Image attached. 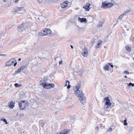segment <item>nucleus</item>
<instances>
[{
	"label": "nucleus",
	"instance_id": "obj_1",
	"mask_svg": "<svg viewBox=\"0 0 134 134\" xmlns=\"http://www.w3.org/2000/svg\"><path fill=\"white\" fill-rule=\"evenodd\" d=\"M75 94L79 97V99L81 103L84 104L85 101V99L83 93L80 90H76Z\"/></svg>",
	"mask_w": 134,
	"mask_h": 134
},
{
	"label": "nucleus",
	"instance_id": "obj_2",
	"mask_svg": "<svg viewBox=\"0 0 134 134\" xmlns=\"http://www.w3.org/2000/svg\"><path fill=\"white\" fill-rule=\"evenodd\" d=\"M44 88L46 89H49L54 87L55 85L53 83H48L44 82L41 84Z\"/></svg>",
	"mask_w": 134,
	"mask_h": 134
},
{
	"label": "nucleus",
	"instance_id": "obj_3",
	"mask_svg": "<svg viewBox=\"0 0 134 134\" xmlns=\"http://www.w3.org/2000/svg\"><path fill=\"white\" fill-rule=\"evenodd\" d=\"M114 4L110 3H107L106 1L102 2V7L104 8H108L112 7Z\"/></svg>",
	"mask_w": 134,
	"mask_h": 134
},
{
	"label": "nucleus",
	"instance_id": "obj_4",
	"mask_svg": "<svg viewBox=\"0 0 134 134\" xmlns=\"http://www.w3.org/2000/svg\"><path fill=\"white\" fill-rule=\"evenodd\" d=\"M105 100H106V101L105 102V104L109 107L111 105V103L110 102V100L108 97H107L104 98V100L105 101Z\"/></svg>",
	"mask_w": 134,
	"mask_h": 134
},
{
	"label": "nucleus",
	"instance_id": "obj_5",
	"mask_svg": "<svg viewBox=\"0 0 134 134\" xmlns=\"http://www.w3.org/2000/svg\"><path fill=\"white\" fill-rule=\"evenodd\" d=\"M46 32V33H42V36H45L47 34L49 36L51 35V31L50 29H45L43 31V32L44 33Z\"/></svg>",
	"mask_w": 134,
	"mask_h": 134
},
{
	"label": "nucleus",
	"instance_id": "obj_6",
	"mask_svg": "<svg viewBox=\"0 0 134 134\" xmlns=\"http://www.w3.org/2000/svg\"><path fill=\"white\" fill-rule=\"evenodd\" d=\"M24 8L23 7H15L12 10V12H18L20 11H21L22 10H23Z\"/></svg>",
	"mask_w": 134,
	"mask_h": 134
},
{
	"label": "nucleus",
	"instance_id": "obj_7",
	"mask_svg": "<svg viewBox=\"0 0 134 134\" xmlns=\"http://www.w3.org/2000/svg\"><path fill=\"white\" fill-rule=\"evenodd\" d=\"M82 54L84 57H86L88 55V52L87 49L86 47H84L83 51L82 52Z\"/></svg>",
	"mask_w": 134,
	"mask_h": 134
},
{
	"label": "nucleus",
	"instance_id": "obj_8",
	"mask_svg": "<svg viewBox=\"0 0 134 134\" xmlns=\"http://www.w3.org/2000/svg\"><path fill=\"white\" fill-rule=\"evenodd\" d=\"M90 4L89 3H87L86 5H84L83 8L85 9L86 10L89 11L90 9Z\"/></svg>",
	"mask_w": 134,
	"mask_h": 134
},
{
	"label": "nucleus",
	"instance_id": "obj_9",
	"mask_svg": "<svg viewBox=\"0 0 134 134\" xmlns=\"http://www.w3.org/2000/svg\"><path fill=\"white\" fill-rule=\"evenodd\" d=\"M26 68V66L25 65H24L21 67L19 68L18 69L16 72L17 74L19 73L21 71H23L24 69Z\"/></svg>",
	"mask_w": 134,
	"mask_h": 134
},
{
	"label": "nucleus",
	"instance_id": "obj_10",
	"mask_svg": "<svg viewBox=\"0 0 134 134\" xmlns=\"http://www.w3.org/2000/svg\"><path fill=\"white\" fill-rule=\"evenodd\" d=\"M24 23H23L21 25H20L18 27V29L19 31L21 32L24 30Z\"/></svg>",
	"mask_w": 134,
	"mask_h": 134
},
{
	"label": "nucleus",
	"instance_id": "obj_11",
	"mask_svg": "<svg viewBox=\"0 0 134 134\" xmlns=\"http://www.w3.org/2000/svg\"><path fill=\"white\" fill-rule=\"evenodd\" d=\"M68 5V2H64L61 4V7L63 8H65L66 7H67Z\"/></svg>",
	"mask_w": 134,
	"mask_h": 134
},
{
	"label": "nucleus",
	"instance_id": "obj_12",
	"mask_svg": "<svg viewBox=\"0 0 134 134\" xmlns=\"http://www.w3.org/2000/svg\"><path fill=\"white\" fill-rule=\"evenodd\" d=\"M15 101L10 102V104L8 105L9 107L11 109L13 108L15 106Z\"/></svg>",
	"mask_w": 134,
	"mask_h": 134
},
{
	"label": "nucleus",
	"instance_id": "obj_13",
	"mask_svg": "<svg viewBox=\"0 0 134 134\" xmlns=\"http://www.w3.org/2000/svg\"><path fill=\"white\" fill-rule=\"evenodd\" d=\"M78 20L79 21H80L81 22H85L87 21L86 19L85 18H81L79 17L78 18Z\"/></svg>",
	"mask_w": 134,
	"mask_h": 134
},
{
	"label": "nucleus",
	"instance_id": "obj_14",
	"mask_svg": "<svg viewBox=\"0 0 134 134\" xmlns=\"http://www.w3.org/2000/svg\"><path fill=\"white\" fill-rule=\"evenodd\" d=\"M39 124L42 127H43L44 125V122L42 120H40L39 121Z\"/></svg>",
	"mask_w": 134,
	"mask_h": 134
},
{
	"label": "nucleus",
	"instance_id": "obj_15",
	"mask_svg": "<svg viewBox=\"0 0 134 134\" xmlns=\"http://www.w3.org/2000/svg\"><path fill=\"white\" fill-rule=\"evenodd\" d=\"M102 42L101 41H100L98 42L97 45L96 46L95 48H99L101 45L102 44Z\"/></svg>",
	"mask_w": 134,
	"mask_h": 134
},
{
	"label": "nucleus",
	"instance_id": "obj_16",
	"mask_svg": "<svg viewBox=\"0 0 134 134\" xmlns=\"http://www.w3.org/2000/svg\"><path fill=\"white\" fill-rule=\"evenodd\" d=\"M19 106L20 108V109L21 110H23L25 108V107H22V104L21 103H19Z\"/></svg>",
	"mask_w": 134,
	"mask_h": 134
},
{
	"label": "nucleus",
	"instance_id": "obj_17",
	"mask_svg": "<svg viewBox=\"0 0 134 134\" xmlns=\"http://www.w3.org/2000/svg\"><path fill=\"white\" fill-rule=\"evenodd\" d=\"M12 63L11 62V61L9 60L6 63L5 66H9L12 65Z\"/></svg>",
	"mask_w": 134,
	"mask_h": 134
},
{
	"label": "nucleus",
	"instance_id": "obj_18",
	"mask_svg": "<svg viewBox=\"0 0 134 134\" xmlns=\"http://www.w3.org/2000/svg\"><path fill=\"white\" fill-rule=\"evenodd\" d=\"M109 68L110 67L109 66L107 65H106L104 66L103 69L106 70L108 71L109 70Z\"/></svg>",
	"mask_w": 134,
	"mask_h": 134
},
{
	"label": "nucleus",
	"instance_id": "obj_19",
	"mask_svg": "<svg viewBox=\"0 0 134 134\" xmlns=\"http://www.w3.org/2000/svg\"><path fill=\"white\" fill-rule=\"evenodd\" d=\"M45 19L44 16H39L38 19L40 20L41 21H44V19Z\"/></svg>",
	"mask_w": 134,
	"mask_h": 134
},
{
	"label": "nucleus",
	"instance_id": "obj_20",
	"mask_svg": "<svg viewBox=\"0 0 134 134\" xmlns=\"http://www.w3.org/2000/svg\"><path fill=\"white\" fill-rule=\"evenodd\" d=\"M125 48L126 50L129 52H130L131 51V49L128 46H126L125 47Z\"/></svg>",
	"mask_w": 134,
	"mask_h": 134
},
{
	"label": "nucleus",
	"instance_id": "obj_21",
	"mask_svg": "<svg viewBox=\"0 0 134 134\" xmlns=\"http://www.w3.org/2000/svg\"><path fill=\"white\" fill-rule=\"evenodd\" d=\"M81 85L80 84H78L76 86V90H79V89L80 88Z\"/></svg>",
	"mask_w": 134,
	"mask_h": 134
},
{
	"label": "nucleus",
	"instance_id": "obj_22",
	"mask_svg": "<svg viewBox=\"0 0 134 134\" xmlns=\"http://www.w3.org/2000/svg\"><path fill=\"white\" fill-rule=\"evenodd\" d=\"M68 132V131H67L65 132H61L59 133H58V134H67Z\"/></svg>",
	"mask_w": 134,
	"mask_h": 134
},
{
	"label": "nucleus",
	"instance_id": "obj_23",
	"mask_svg": "<svg viewBox=\"0 0 134 134\" xmlns=\"http://www.w3.org/2000/svg\"><path fill=\"white\" fill-rule=\"evenodd\" d=\"M14 86L16 87H20L21 86V85L18 84V83H15L14 84Z\"/></svg>",
	"mask_w": 134,
	"mask_h": 134
},
{
	"label": "nucleus",
	"instance_id": "obj_24",
	"mask_svg": "<svg viewBox=\"0 0 134 134\" xmlns=\"http://www.w3.org/2000/svg\"><path fill=\"white\" fill-rule=\"evenodd\" d=\"M10 61H11V62L13 64V63H14V62L15 61V60L14 58H12L10 60Z\"/></svg>",
	"mask_w": 134,
	"mask_h": 134
},
{
	"label": "nucleus",
	"instance_id": "obj_25",
	"mask_svg": "<svg viewBox=\"0 0 134 134\" xmlns=\"http://www.w3.org/2000/svg\"><path fill=\"white\" fill-rule=\"evenodd\" d=\"M103 24V22H100L99 25H98V27H101L102 25Z\"/></svg>",
	"mask_w": 134,
	"mask_h": 134
},
{
	"label": "nucleus",
	"instance_id": "obj_26",
	"mask_svg": "<svg viewBox=\"0 0 134 134\" xmlns=\"http://www.w3.org/2000/svg\"><path fill=\"white\" fill-rule=\"evenodd\" d=\"M128 85L130 86H131L132 87H133L134 86V84L132 83L131 82H130L128 84Z\"/></svg>",
	"mask_w": 134,
	"mask_h": 134
},
{
	"label": "nucleus",
	"instance_id": "obj_27",
	"mask_svg": "<svg viewBox=\"0 0 134 134\" xmlns=\"http://www.w3.org/2000/svg\"><path fill=\"white\" fill-rule=\"evenodd\" d=\"M127 122V120L125 119L124 120V125L125 126H126L127 125V123L126 122Z\"/></svg>",
	"mask_w": 134,
	"mask_h": 134
},
{
	"label": "nucleus",
	"instance_id": "obj_28",
	"mask_svg": "<svg viewBox=\"0 0 134 134\" xmlns=\"http://www.w3.org/2000/svg\"><path fill=\"white\" fill-rule=\"evenodd\" d=\"M1 120L3 121L6 124H8L7 120L5 119H2Z\"/></svg>",
	"mask_w": 134,
	"mask_h": 134
},
{
	"label": "nucleus",
	"instance_id": "obj_29",
	"mask_svg": "<svg viewBox=\"0 0 134 134\" xmlns=\"http://www.w3.org/2000/svg\"><path fill=\"white\" fill-rule=\"evenodd\" d=\"M60 59V58H59L58 57H55V58L54 59L55 60H59Z\"/></svg>",
	"mask_w": 134,
	"mask_h": 134
},
{
	"label": "nucleus",
	"instance_id": "obj_30",
	"mask_svg": "<svg viewBox=\"0 0 134 134\" xmlns=\"http://www.w3.org/2000/svg\"><path fill=\"white\" fill-rule=\"evenodd\" d=\"M124 73L127 74H129L130 73L129 71H125L124 72Z\"/></svg>",
	"mask_w": 134,
	"mask_h": 134
},
{
	"label": "nucleus",
	"instance_id": "obj_31",
	"mask_svg": "<svg viewBox=\"0 0 134 134\" xmlns=\"http://www.w3.org/2000/svg\"><path fill=\"white\" fill-rule=\"evenodd\" d=\"M113 130V129L111 127H110L109 128L108 130V132H111V131H112Z\"/></svg>",
	"mask_w": 134,
	"mask_h": 134
},
{
	"label": "nucleus",
	"instance_id": "obj_32",
	"mask_svg": "<svg viewBox=\"0 0 134 134\" xmlns=\"http://www.w3.org/2000/svg\"><path fill=\"white\" fill-rule=\"evenodd\" d=\"M68 82V84H69L70 83V82L68 81H66V83L65 85V86H67V82Z\"/></svg>",
	"mask_w": 134,
	"mask_h": 134
},
{
	"label": "nucleus",
	"instance_id": "obj_33",
	"mask_svg": "<svg viewBox=\"0 0 134 134\" xmlns=\"http://www.w3.org/2000/svg\"><path fill=\"white\" fill-rule=\"evenodd\" d=\"M123 16L121 14V15H120L119 17V19H120L122 18L123 17Z\"/></svg>",
	"mask_w": 134,
	"mask_h": 134
},
{
	"label": "nucleus",
	"instance_id": "obj_34",
	"mask_svg": "<svg viewBox=\"0 0 134 134\" xmlns=\"http://www.w3.org/2000/svg\"><path fill=\"white\" fill-rule=\"evenodd\" d=\"M62 64V60H60L59 61V64Z\"/></svg>",
	"mask_w": 134,
	"mask_h": 134
},
{
	"label": "nucleus",
	"instance_id": "obj_35",
	"mask_svg": "<svg viewBox=\"0 0 134 134\" xmlns=\"http://www.w3.org/2000/svg\"><path fill=\"white\" fill-rule=\"evenodd\" d=\"M127 14V13L125 11V12L122 14V15H123V16H124V15H125Z\"/></svg>",
	"mask_w": 134,
	"mask_h": 134
},
{
	"label": "nucleus",
	"instance_id": "obj_36",
	"mask_svg": "<svg viewBox=\"0 0 134 134\" xmlns=\"http://www.w3.org/2000/svg\"><path fill=\"white\" fill-rule=\"evenodd\" d=\"M130 9H127L126 10V11H125L127 13H129L130 12Z\"/></svg>",
	"mask_w": 134,
	"mask_h": 134
},
{
	"label": "nucleus",
	"instance_id": "obj_37",
	"mask_svg": "<svg viewBox=\"0 0 134 134\" xmlns=\"http://www.w3.org/2000/svg\"><path fill=\"white\" fill-rule=\"evenodd\" d=\"M70 87H71V86H70V85L69 84L68 85L67 87V88L68 89H69L70 88Z\"/></svg>",
	"mask_w": 134,
	"mask_h": 134
},
{
	"label": "nucleus",
	"instance_id": "obj_38",
	"mask_svg": "<svg viewBox=\"0 0 134 134\" xmlns=\"http://www.w3.org/2000/svg\"><path fill=\"white\" fill-rule=\"evenodd\" d=\"M17 64V62H15V63H14V66H15Z\"/></svg>",
	"mask_w": 134,
	"mask_h": 134
},
{
	"label": "nucleus",
	"instance_id": "obj_39",
	"mask_svg": "<svg viewBox=\"0 0 134 134\" xmlns=\"http://www.w3.org/2000/svg\"><path fill=\"white\" fill-rule=\"evenodd\" d=\"M19 0H15V3H18L19 2Z\"/></svg>",
	"mask_w": 134,
	"mask_h": 134
},
{
	"label": "nucleus",
	"instance_id": "obj_40",
	"mask_svg": "<svg viewBox=\"0 0 134 134\" xmlns=\"http://www.w3.org/2000/svg\"><path fill=\"white\" fill-rule=\"evenodd\" d=\"M25 102V100H22L21 101V103H24Z\"/></svg>",
	"mask_w": 134,
	"mask_h": 134
},
{
	"label": "nucleus",
	"instance_id": "obj_41",
	"mask_svg": "<svg viewBox=\"0 0 134 134\" xmlns=\"http://www.w3.org/2000/svg\"><path fill=\"white\" fill-rule=\"evenodd\" d=\"M70 47H71V49H73V47L71 45Z\"/></svg>",
	"mask_w": 134,
	"mask_h": 134
},
{
	"label": "nucleus",
	"instance_id": "obj_42",
	"mask_svg": "<svg viewBox=\"0 0 134 134\" xmlns=\"http://www.w3.org/2000/svg\"><path fill=\"white\" fill-rule=\"evenodd\" d=\"M110 66L112 68H113L114 67L113 65L111 64V65Z\"/></svg>",
	"mask_w": 134,
	"mask_h": 134
},
{
	"label": "nucleus",
	"instance_id": "obj_43",
	"mask_svg": "<svg viewBox=\"0 0 134 134\" xmlns=\"http://www.w3.org/2000/svg\"><path fill=\"white\" fill-rule=\"evenodd\" d=\"M108 65H109L110 66L111 65V64L110 63H108Z\"/></svg>",
	"mask_w": 134,
	"mask_h": 134
},
{
	"label": "nucleus",
	"instance_id": "obj_44",
	"mask_svg": "<svg viewBox=\"0 0 134 134\" xmlns=\"http://www.w3.org/2000/svg\"><path fill=\"white\" fill-rule=\"evenodd\" d=\"M7 1V0H3V1L5 2Z\"/></svg>",
	"mask_w": 134,
	"mask_h": 134
},
{
	"label": "nucleus",
	"instance_id": "obj_45",
	"mask_svg": "<svg viewBox=\"0 0 134 134\" xmlns=\"http://www.w3.org/2000/svg\"><path fill=\"white\" fill-rule=\"evenodd\" d=\"M19 60V61H20L21 60V59L20 58H19L18 59Z\"/></svg>",
	"mask_w": 134,
	"mask_h": 134
},
{
	"label": "nucleus",
	"instance_id": "obj_46",
	"mask_svg": "<svg viewBox=\"0 0 134 134\" xmlns=\"http://www.w3.org/2000/svg\"><path fill=\"white\" fill-rule=\"evenodd\" d=\"M96 129L97 128V129H98V126H97L96 127Z\"/></svg>",
	"mask_w": 134,
	"mask_h": 134
},
{
	"label": "nucleus",
	"instance_id": "obj_47",
	"mask_svg": "<svg viewBox=\"0 0 134 134\" xmlns=\"http://www.w3.org/2000/svg\"><path fill=\"white\" fill-rule=\"evenodd\" d=\"M124 77H125V78H126L127 77V76H124Z\"/></svg>",
	"mask_w": 134,
	"mask_h": 134
},
{
	"label": "nucleus",
	"instance_id": "obj_48",
	"mask_svg": "<svg viewBox=\"0 0 134 134\" xmlns=\"http://www.w3.org/2000/svg\"><path fill=\"white\" fill-rule=\"evenodd\" d=\"M40 82H42V80H41Z\"/></svg>",
	"mask_w": 134,
	"mask_h": 134
},
{
	"label": "nucleus",
	"instance_id": "obj_49",
	"mask_svg": "<svg viewBox=\"0 0 134 134\" xmlns=\"http://www.w3.org/2000/svg\"><path fill=\"white\" fill-rule=\"evenodd\" d=\"M43 33H46V32H43Z\"/></svg>",
	"mask_w": 134,
	"mask_h": 134
},
{
	"label": "nucleus",
	"instance_id": "obj_50",
	"mask_svg": "<svg viewBox=\"0 0 134 134\" xmlns=\"http://www.w3.org/2000/svg\"><path fill=\"white\" fill-rule=\"evenodd\" d=\"M106 46H104V48H106Z\"/></svg>",
	"mask_w": 134,
	"mask_h": 134
},
{
	"label": "nucleus",
	"instance_id": "obj_51",
	"mask_svg": "<svg viewBox=\"0 0 134 134\" xmlns=\"http://www.w3.org/2000/svg\"><path fill=\"white\" fill-rule=\"evenodd\" d=\"M133 60H134V57L133 58Z\"/></svg>",
	"mask_w": 134,
	"mask_h": 134
}]
</instances>
